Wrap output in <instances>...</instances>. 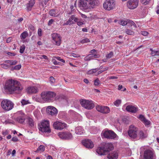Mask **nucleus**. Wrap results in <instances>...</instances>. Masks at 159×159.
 I'll list each match as a JSON object with an SVG mask.
<instances>
[{"label": "nucleus", "mask_w": 159, "mask_h": 159, "mask_svg": "<svg viewBox=\"0 0 159 159\" xmlns=\"http://www.w3.org/2000/svg\"><path fill=\"white\" fill-rule=\"evenodd\" d=\"M121 101L120 100L118 99L114 102L113 103L116 107H118L121 103Z\"/></svg>", "instance_id": "obj_36"}, {"label": "nucleus", "mask_w": 159, "mask_h": 159, "mask_svg": "<svg viewBox=\"0 0 159 159\" xmlns=\"http://www.w3.org/2000/svg\"><path fill=\"white\" fill-rule=\"evenodd\" d=\"M14 104L12 101L7 99L3 100L1 103L2 108L7 111L11 110L14 107Z\"/></svg>", "instance_id": "obj_5"}, {"label": "nucleus", "mask_w": 159, "mask_h": 159, "mask_svg": "<svg viewBox=\"0 0 159 159\" xmlns=\"http://www.w3.org/2000/svg\"><path fill=\"white\" fill-rule=\"evenodd\" d=\"M125 109L127 111L132 113H135L137 111V107L131 105L127 106Z\"/></svg>", "instance_id": "obj_22"}, {"label": "nucleus", "mask_w": 159, "mask_h": 159, "mask_svg": "<svg viewBox=\"0 0 159 159\" xmlns=\"http://www.w3.org/2000/svg\"><path fill=\"white\" fill-rule=\"evenodd\" d=\"M78 18L75 15H72L69 18V20L66 22H64L63 24L64 25H70L74 24L77 21Z\"/></svg>", "instance_id": "obj_17"}, {"label": "nucleus", "mask_w": 159, "mask_h": 159, "mask_svg": "<svg viewBox=\"0 0 159 159\" xmlns=\"http://www.w3.org/2000/svg\"><path fill=\"white\" fill-rule=\"evenodd\" d=\"M138 0H129L127 2V6L128 8L133 9L138 6Z\"/></svg>", "instance_id": "obj_16"}, {"label": "nucleus", "mask_w": 159, "mask_h": 159, "mask_svg": "<svg viewBox=\"0 0 159 159\" xmlns=\"http://www.w3.org/2000/svg\"><path fill=\"white\" fill-rule=\"evenodd\" d=\"M67 126L66 124L64 122H62L58 121L54 122L53 124V127L55 129L57 130H62Z\"/></svg>", "instance_id": "obj_13"}, {"label": "nucleus", "mask_w": 159, "mask_h": 159, "mask_svg": "<svg viewBox=\"0 0 159 159\" xmlns=\"http://www.w3.org/2000/svg\"><path fill=\"white\" fill-rule=\"evenodd\" d=\"M150 0H141V2L143 4L147 5L148 4Z\"/></svg>", "instance_id": "obj_48"}, {"label": "nucleus", "mask_w": 159, "mask_h": 159, "mask_svg": "<svg viewBox=\"0 0 159 159\" xmlns=\"http://www.w3.org/2000/svg\"><path fill=\"white\" fill-rule=\"evenodd\" d=\"M97 111L103 114H107L110 112V110L107 106L97 105L96 107Z\"/></svg>", "instance_id": "obj_15"}, {"label": "nucleus", "mask_w": 159, "mask_h": 159, "mask_svg": "<svg viewBox=\"0 0 159 159\" xmlns=\"http://www.w3.org/2000/svg\"><path fill=\"white\" fill-rule=\"evenodd\" d=\"M4 88L6 92L10 93H19L23 89L22 86L19 82L12 79L7 81Z\"/></svg>", "instance_id": "obj_1"}, {"label": "nucleus", "mask_w": 159, "mask_h": 159, "mask_svg": "<svg viewBox=\"0 0 159 159\" xmlns=\"http://www.w3.org/2000/svg\"><path fill=\"white\" fill-rule=\"evenodd\" d=\"M40 58L41 59H42L43 58L45 59H47L48 57L46 55H43L41 56V57H40Z\"/></svg>", "instance_id": "obj_62"}, {"label": "nucleus", "mask_w": 159, "mask_h": 159, "mask_svg": "<svg viewBox=\"0 0 159 159\" xmlns=\"http://www.w3.org/2000/svg\"><path fill=\"white\" fill-rule=\"evenodd\" d=\"M80 15L81 16V17L83 18H87V17L86 16L84 15V14H83L81 13H80Z\"/></svg>", "instance_id": "obj_64"}, {"label": "nucleus", "mask_w": 159, "mask_h": 159, "mask_svg": "<svg viewBox=\"0 0 159 159\" xmlns=\"http://www.w3.org/2000/svg\"><path fill=\"white\" fill-rule=\"evenodd\" d=\"M118 157V153L116 152H113L107 156V158L109 159H117Z\"/></svg>", "instance_id": "obj_24"}, {"label": "nucleus", "mask_w": 159, "mask_h": 159, "mask_svg": "<svg viewBox=\"0 0 159 159\" xmlns=\"http://www.w3.org/2000/svg\"><path fill=\"white\" fill-rule=\"evenodd\" d=\"M150 50L151 51V54L152 56H159V51H154L152 48H150Z\"/></svg>", "instance_id": "obj_32"}, {"label": "nucleus", "mask_w": 159, "mask_h": 159, "mask_svg": "<svg viewBox=\"0 0 159 159\" xmlns=\"http://www.w3.org/2000/svg\"><path fill=\"white\" fill-rule=\"evenodd\" d=\"M82 143L85 147L89 148H92L94 147L92 141L89 139H85L82 141Z\"/></svg>", "instance_id": "obj_19"}, {"label": "nucleus", "mask_w": 159, "mask_h": 159, "mask_svg": "<svg viewBox=\"0 0 159 159\" xmlns=\"http://www.w3.org/2000/svg\"><path fill=\"white\" fill-rule=\"evenodd\" d=\"M47 111L48 114L52 116L56 115L57 113V109L51 106H49L47 107Z\"/></svg>", "instance_id": "obj_18"}, {"label": "nucleus", "mask_w": 159, "mask_h": 159, "mask_svg": "<svg viewBox=\"0 0 159 159\" xmlns=\"http://www.w3.org/2000/svg\"><path fill=\"white\" fill-rule=\"evenodd\" d=\"M52 36L53 40H54L55 39H56V38H58V37H60V35L58 34L53 33L52 34Z\"/></svg>", "instance_id": "obj_38"}, {"label": "nucleus", "mask_w": 159, "mask_h": 159, "mask_svg": "<svg viewBox=\"0 0 159 159\" xmlns=\"http://www.w3.org/2000/svg\"><path fill=\"white\" fill-rule=\"evenodd\" d=\"M21 102L22 105H25L30 103L28 100L27 101L25 99H22Z\"/></svg>", "instance_id": "obj_43"}, {"label": "nucleus", "mask_w": 159, "mask_h": 159, "mask_svg": "<svg viewBox=\"0 0 159 159\" xmlns=\"http://www.w3.org/2000/svg\"><path fill=\"white\" fill-rule=\"evenodd\" d=\"M5 123L6 124H14V122L12 120H8L5 121Z\"/></svg>", "instance_id": "obj_51"}, {"label": "nucleus", "mask_w": 159, "mask_h": 159, "mask_svg": "<svg viewBox=\"0 0 159 159\" xmlns=\"http://www.w3.org/2000/svg\"><path fill=\"white\" fill-rule=\"evenodd\" d=\"M50 80L51 82H52V83H54L55 82V80L54 78L53 77H52V76L50 77Z\"/></svg>", "instance_id": "obj_57"}, {"label": "nucleus", "mask_w": 159, "mask_h": 159, "mask_svg": "<svg viewBox=\"0 0 159 159\" xmlns=\"http://www.w3.org/2000/svg\"><path fill=\"white\" fill-rule=\"evenodd\" d=\"M141 34L144 36H147L148 34V32L146 31H142L141 32Z\"/></svg>", "instance_id": "obj_53"}, {"label": "nucleus", "mask_w": 159, "mask_h": 159, "mask_svg": "<svg viewBox=\"0 0 159 159\" xmlns=\"http://www.w3.org/2000/svg\"><path fill=\"white\" fill-rule=\"evenodd\" d=\"M113 148L112 143H102L101 146L98 147L97 149L96 152L99 155H104L113 149Z\"/></svg>", "instance_id": "obj_3"}, {"label": "nucleus", "mask_w": 159, "mask_h": 159, "mask_svg": "<svg viewBox=\"0 0 159 159\" xmlns=\"http://www.w3.org/2000/svg\"><path fill=\"white\" fill-rule=\"evenodd\" d=\"M28 35V34L27 32L25 31L21 34L20 35V37L21 39H25Z\"/></svg>", "instance_id": "obj_29"}, {"label": "nucleus", "mask_w": 159, "mask_h": 159, "mask_svg": "<svg viewBox=\"0 0 159 159\" xmlns=\"http://www.w3.org/2000/svg\"><path fill=\"white\" fill-rule=\"evenodd\" d=\"M52 62L55 65H57V62L54 59H52Z\"/></svg>", "instance_id": "obj_59"}, {"label": "nucleus", "mask_w": 159, "mask_h": 159, "mask_svg": "<svg viewBox=\"0 0 159 159\" xmlns=\"http://www.w3.org/2000/svg\"><path fill=\"white\" fill-rule=\"evenodd\" d=\"M66 97L63 95H61L57 97L55 99V100H58L59 101H61L63 100L66 99Z\"/></svg>", "instance_id": "obj_30"}, {"label": "nucleus", "mask_w": 159, "mask_h": 159, "mask_svg": "<svg viewBox=\"0 0 159 159\" xmlns=\"http://www.w3.org/2000/svg\"><path fill=\"white\" fill-rule=\"evenodd\" d=\"M143 157L144 159H154L155 154L152 149H146L144 152Z\"/></svg>", "instance_id": "obj_11"}, {"label": "nucleus", "mask_w": 159, "mask_h": 159, "mask_svg": "<svg viewBox=\"0 0 159 159\" xmlns=\"http://www.w3.org/2000/svg\"><path fill=\"white\" fill-rule=\"evenodd\" d=\"M128 20H127L126 21L119 20L118 21V23L123 26H125L127 25V24H129Z\"/></svg>", "instance_id": "obj_33"}, {"label": "nucleus", "mask_w": 159, "mask_h": 159, "mask_svg": "<svg viewBox=\"0 0 159 159\" xmlns=\"http://www.w3.org/2000/svg\"><path fill=\"white\" fill-rule=\"evenodd\" d=\"M75 133L78 135H81L84 133V130L81 126L77 127L75 129Z\"/></svg>", "instance_id": "obj_25"}, {"label": "nucleus", "mask_w": 159, "mask_h": 159, "mask_svg": "<svg viewBox=\"0 0 159 159\" xmlns=\"http://www.w3.org/2000/svg\"><path fill=\"white\" fill-rule=\"evenodd\" d=\"M1 66L2 68L5 69H7L9 67V66L8 65L5 64H2L1 65Z\"/></svg>", "instance_id": "obj_50"}, {"label": "nucleus", "mask_w": 159, "mask_h": 159, "mask_svg": "<svg viewBox=\"0 0 159 159\" xmlns=\"http://www.w3.org/2000/svg\"><path fill=\"white\" fill-rule=\"evenodd\" d=\"M25 45L23 44L20 47V52L21 53H22L24 52V51L25 49Z\"/></svg>", "instance_id": "obj_39"}, {"label": "nucleus", "mask_w": 159, "mask_h": 159, "mask_svg": "<svg viewBox=\"0 0 159 159\" xmlns=\"http://www.w3.org/2000/svg\"><path fill=\"white\" fill-rule=\"evenodd\" d=\"M115 2L114 0H106L103 4L104 8L110 11L113 9L115 7Z\"/></svg>", "instance_id": "obj_10"}, {"label": "nucleus", "mask_w": 159, "mask_h": 159, "mask_svg": "<svg viewBox=\"0 0 159 159\" xmlns=\"http://www.w3.org/2000/svg\"><path fill=\"white\" fill-rule=\"evenodd\" d=\"M92 56L93 57V58H98L100 57V55L99 54H92Z\"/></svg>", "instance_id": "obj_60"}, {"label": "nucleus", "mask_w": 159, "mask_h": 159, "mask_svg": "<svg viewBox=\"0 0 159 159\" xmlns=\"http://www.w3.org/2000/svg\"><path fill=\"white\" fill-rule=\"evenodd\" d=\"M15 115L18 116L16 118L17 121L21 123L24 122L25 120V115L22 111H17L15 113Z\"/></svg>", "instance_id": "obj_14"}, {"label": "nucleus", "mask_w": 159, "mask_h": 159, "mask_svg": "<svg viewBox=\"0 0 159 159\" xmlns=\"http://www.w3.org/2000/svg\"><path fill=\"white\" fill-rule=\"evenodd\" d=\"M53 22V19H51L49 21V22H48V25H51Z\"/></svg>", "instance_id": "obj_63"}, {"label": "nucleus", "mask_w": 159, "mask_h": 159, "mask_svg": "<svg viewBox=\"0 0 159 159\" xmlns=\"http://www.w3.org/2000/svg\"><path fill=\"white\" fill-rule=\"evenodd\" d=\"M35 3V0H30L26 5V10L27 11H30Z\"/></svg>", "instance_id": "obj_23"}, {"label": "nucleus", "mask_w": 159, "mask_h": 159, "mask_svg": "<svg viewBox=\"0 0 159 159\" xmlns=\"http://www.w3.org/2000/svg\"><path fill=\"white\" fill-rule=\"evenodd\" d=\"M12 39L11 37L8 38L6 40L7 43H10Z\"/></svg>", "instance_id": "obj_58"}, {"label": "nucleus", "mask_w": 159, "mask_h": 159, "mask_svg": "<svg viewBox=\"0 0 159 159\" xmlns=\"http://www.w3.org/2000/svg\"><path fill=\"white\" fill-rule=\"evenodd\" d=\"M128 22H129V24H130L131 25V26L133 25L135 27H136V24L133 21L130 20H128Z\"/></svg>", "instance_id": "obj_52"}, {"label": "nucleus", "mask_w": 159, "mask_h": 159, "mask_svg": "<svg viewBox=\"0 0 159 159\" xmlns=\"http://www.w3.org/2000/svg\"><path fill=\"white\" fill-rule=\"evenodd\" d=\"M93 59V57L92 56V54H89L88 56L85 57V61H90Z\"/></svg>", "instance_id": "obj_37"}, {"label": "nucleus", "mask_w": 159, "mask_h": 159, "mask_svg": "<svg viewBox=\"0 0 159 159\" xmlns=\"http://www.w3.org/2000/svg\"><path fill=\"white\" fill-rule=\"evenodd\" d=\"M56 96V94L55 93L51 91L42 93L41 94L43 100L47 102L53 101L55 100Z\"/></svg>", "instance_id": "obj_4"}, {"label": "nucleus", "mask_w": 159, "mask_h": 159, "mask_svg": "<svg viewBox=\"0 0 159 159\" xmlns=\"http://www.w3.org/2000/svg\"><path fill=\"white\" fill-rule=\"evenodd\" d=\"M53 57L63 63L65 62V61L64 60L61 58L59 57Z\"/></svg>", "instance_id": "obj_49"}, {"label": "nucleus", "mask_w": 159, "mask_h": 159, "mask_svg": "<svg viewBox=\"0 0 159 159\" xmlns=\"http://www.w3.org/2000/svg\"><path fill=\"white\" fill-rule=\"evenodd\" d=\"M84 81L87 84H88L89 83V80L87 79H84Z\"/></svg>", "instance_id": "obj_61"}, {"label": "nucleus", "mask_w": 159, "mask_h": 159, "mask_svg": "<svg viewBox=\"0 0 159 159\" xmlns=\"http://www.w3.org/2000/svg\"><path fill=\"white\" fill-rule=\"evenodd\" d=\"M100 84V81L98 79H96L94 80V85L95 86H98Z\"/></svg>", "instance_id": "obj_42"}, {"label": "nucleus", "mask_w": 159, "mask_h": 159, "mask_svg": "<svg viewBox=\"0 0 159 159\" xmlns=\"http://www.w3.org/2000/svg\"><path fill=\"white\" fill-rule=\"evenodd\" d=\"M101 135L102 138H105L107 139H114L118 136L112 130H104L102 131L101 134Z\"/></svg>", "instance_id": "obj_8"}, {"label": "nucleus", "mask_w": 159, "mask_h": 159, "mask_svg": "<svg viewBox=\"0 0 159 159\" xmlns=\"http://www.w3.org/2000/svg\"><path fill=\"white\" fill-rule=\"evenodd\" d=\"M82 19H80L79 20V18H78V20H77V21L76 22L77 23V25L79 26H81L83 25L84 23L82 21Z\"/></svg>", "instance_id": "obj_44"}, {"label": "nucleus", "mask_w": 159, "mask_h": 159, "mask_svg": "<svg viewBox=\"0 0 159 159\" xmlns=\"http://www.w3.org/2000/svg\"><path fill=\"white\" fill-rule=\"evenodd\" d=\"M126 34L130 35H133L134 34V32L131 30L129 29H126L125 31Z\"/></svg>", "instance_id": "obj_35"}, {"label": "nucleus", "mask_w": 159, "mask_h": 159, "mask_svg": "<svg viewBox=\"0 0 159 159\" xmlns=\"http://www.w3.org/2000/svg\"><path fill=\"white\" fill-rule=\"evenodd\" d=\"M113 55V53L112 52H110L109 53L107 54L106 56V57L107 58H110L112 57Z\"/></svg>", "instance_id": "obj_46"}, {"label": "nucleus", "mask_w": 159, "mask_h": 159, "mask_svg": "<svg viewBox=\"0 0 159 159\" xmlns=\"http://www.w3.org/2000/svg\"><path fill=\"white\" fill-rule=\"evenodd\" d=\"M57 12L56 10L55 9H52L50 10L49 11V14L51 16L56 17L58 16V14H57Z\"/></svg>", "instance_id": "obj_26"}, {"label": "nucleus", "mask_w": 159, "mask_h": 159, "mask_svg": "<svg viewBox=\"0 0 159 159\" xmlns=\"http://www.w3.org/2000/svg\"><path fill=\"white\" fill-rule=\"evenodd\" d=\"M28 122L29 125L31 127L34 125V123L33 120L31 118L29 117L28 119Z\"/></svg>", "instance_id": "obj_34"}, {"label": "nucleus", "mask_w": 159, "mask_h": 159, "mask_svg": "<svg viewBox=\"0 0 159 159\" xmlns=\"http://www.w3.org/2000/svg\"><path fill=\"white\" fill-rule=\"evenodd\" d=\"M89 41L90 40L89 39L87 38H85L81 40L80 41V42L82 43H86L89 42Z\"/></svg>", "instance_id": "obj_40"}, {"label": "nucleus", "mask_w": 159, "mask_h": 159, "mask_svg": "<svg viewBox=\"0 0 159 159\" xmlns=\"http://www.w3.org/2000/svg\"><path fill=\"white\" fill-rule=\"evenodd\" d=\"M72 55L75 57H80V56L77 54H76L74 53H72L71 54Z\"/></svg>", "instance_id": "obj_55"}, {"label": "nucleus", "mask_w": 159, "mask_h": 159, "mask_svg": "<svg viewBox=\"0 0 159 159\" xmlns=\"http://www.w3.org/2000/svg\"><path fill=\"white\" fill-rule=\"evenodd\" d=\"M143 123L146 126H148L150 124V122L146 119Z\"/></svg>", "instance_id": "obj_47"}, {"label": "nucleus", "mask_w": 159, "mask_h": 159, "mask_svg": "<svg viewBox=\"0 0 159 159\" xmlns=\"http://www.w3.org/2000/svg\"><path fill=\"white\" fill-rule=\"evenodd\" d=\"M39 130L42 132L50 133L51 131L50 128L49 122L48 120H43L39 124Z\"/></svg>", "instance_id": "obj_7"}, {"label": "nucleus", "mask_w": 159, "mask_h": 159, "mask_svg": "<svg viewBox=\"0 0 159 159\" xmlns=\"http://www.w3.org/2000/svg\"><path fill=\"white\" fill-rule=\"evenodd\" d=\"M58 136L61 139L63 140H71L73 138L72 134L68 132L59 133Z\"/></svg>", "instance_id": "obj_12"}, {"label": "nucleus", "mask_w": 159, "mask_h": 159, "mask_svg": "<svg viewBox=\"0 0 159 159\" xmlns=\"http://www.w3.org/2000/svg\"><path fill=\"white\" fill-rule=\"evenodd\" d=\"M97 0H80V7L83 11L88 12L97 4Z\"/></svg>", "instance_id": "obj_2"}, {"label": "nucleus", "mask_w": 159, "mask_h": 159, "mask_svg": "<svg viewBox=\"0 0 159 159\" xmlns=\"http://www.w3.org/2000/svg\"><path fill=\"white\" fill-rule=\"evenodd\" d=\"M38 34L39 36H41L42 35V30L40 28H39L38 31Z\"/></svg>", "instance_id": "obj_54"}, {"label": "nucleus", "mask_w": 159, "mask_h": 159, "mask_svg": "<svg viewBox=\"0 0 159 159\" xmlns=\"http://www.w3.org/2000/svg\"><path fill=\"white\" fill-rule=\"evenodd\" d=\"M138 132V128L134 125H131L129 126L128 134L131 139L136 140Z\"/></svg>", "instance_id": "obj_6"}, {"label": "nucleus", "mask_w": 159, "mask_h": 159, "mask_svg": "<svg viewBox=\"0 0 159 159\" xmlns=\"http://www.w3.org/2000/svg\"><path fill=\"white\" fill-rule=\"evenodd\" d=\"M138 118L143 122L146 119V118L144 117V116L142 115H140L138 117Z\"/></svg>", "instance_id": "obj_41"}, {"label": "nucleus", "mask_w": 159, "mask_h": 159, "mask_svg": "<svg viewBox=\"0 0 159 159\" xmlns=\"http://www.w3.org/2000/svg\"><path fill=\"white\" fill-rule=\"evenodd\" d=\"M11 140L14 142H16L18 141V139L16 137H15L12 138Z\"/></svg>", "instance_id": "obj_56"}, {"label": "nucleus", "mask_w": 159, "mask_h": 159, "mask_svg": "<svg viewBox=\"0 0 159 159\" xmlns=\"http://www.w3.org/2000/svg\"><path fill=\"white\" fill-rule=\"evenodd\" d=\"M21 67V65H16L14 67H13L12 68V70H20Z\"/></svg>", "instance_id": "obj_45"}, {"label": "nucleus", "mask_w": 159, "mask_h": 159, "mask_svg": "<svg viewBox=\"0 0 159 159\" xmlns=\"http://www.w3.org/2000/svg\"><path fill=\"white\" fill-rule=\"evenodd\" d=\"M45 150V147L43 145H40L37 148V150L35 151L36 152H42L44 151Z\"/></svg>", "instance_id": "obj_27"}, {"label": "nucleus", "mask_w": 159, "mask_h": 159, "mask_svg": "<svg viewBox=\"0 0 159 159\" xmlns=\"http://www.w3.org/2000/svg\"><path fill=\"white\" fill-rule=\"evenodd\" d=\"M38 88L36 86H30L27 88V91L29 94L36 93L38 91Z\"/></svg>", "instance_id": "obj_21"}, {"label": "nucleus", "mask_w": 159, "mask_h": 159, "mask_svg": "<svg viewBox=\"0 0 159 159\" xmlns=\"http://www.w3.org/2000/svg\"><path fill=\"white\" fill-rule=\"evenodd\" d=\"M5 62L10 64L11 65H14L17 63V61L16 60H7L5 61Z\"/></svg>", "instance_id": "obj_31"}, {"label": "nucleus", "mask_w": 159, "mask_h": 159, "mask_svg": "<svg viewBox=\"0 0 159 159\" xmlns=\"http://www.w3.org/2000/svg\"><path fill=\"white\" fill-rule=\"evenodd\" d=\"M61 37L60 36L55 39L53 43H55V44L57 46H59L61 44Z\"/></svg>", "instance_id": "obj_28"}, {"label": "nucleus", "mask_w": 159, "mask_h": 159, "mask_svg": "<svg viewBox=\"0 0 159 159\" xmlns=\"http://www.w3.org/2000/svg\"><path fill=\"white\" fill-rule=\"evenodd\" d=\"M82 106L88 109H91L94 107V104L93 101L85 99H82L80 101Z\"/></svg>", "instance_id": "obj_9"}, {"label": "nucleus", "mask_w": 159, "mask_h": 159, "mask_svg": "<svg viewBox=\"0 0 159 159\" xmlns=\"http://www.w3.org/2000/svg\"><path fill=\"white\" fill-rule=\"evenodd\" d=\"M148 137V134L145 131L142 130L138 131L137 138L136 140L140 139H143Z\"/></svg>", "instance_id": "obj_20"}]
</instances>
